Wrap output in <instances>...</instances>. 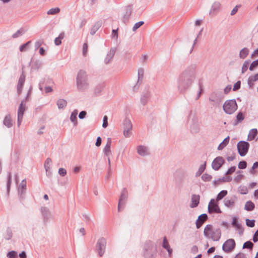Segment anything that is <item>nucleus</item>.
Wrapping results in <instances>:
<instances>
[{
    "instance_id": "nucleus-5",
    "label": "nucleus",
    "mask_w": 258,
    "mask_h": 258,
    "mask_svg": "<svg viewBox=\"0 0 258 258\" xmlns=\"http://www.w3.org/2000/svg\"><path fill=\"white\" fill-rule=\"evenodd\" d=\"M249 144L245 141H240L237 144V149L240 156H245L249 148Z\"/></svg>"
},
{
    "instance_id": "nucleus-4",
    "label": "nucleus",
    "mask_w": 258,
    "mask_h": 258,
    "mask_svg": "<svg viewBox=\"0 0 258 258\" xmlns=\"http://www.w3.org/2000/svg\"><path fill=\"white\" fill-rule=\"evenodd\" d=\"M235 242L233 239L227 240L223 244L222 249L227 253L231 252L235 247Z\"/></svg>"
},
{
    "instance_id": "nucleus-48",
    "label": "nucleus",
    "mask_w": 258,
    "mask_h": 258,
    "mask_svg": "<svg viewBox=\"0 0 258 258\" xmlns=\"http://www.w3.org/2000/svg\"><path fill=\"white\" fill-rule=\"evenodd\" d=\"M23 85H22V84H20L19 83L17 85V91H18V93L19 95H20L21 93Z\"/></svg>"
},
{
    "instance_id": "nucleus-34",
    "label": "nucleus",
    "mask_w": 258,
    "mask_h": 258,
    "mask_svg": "<svg viewBox=\"0 0 258 258\" xmlns=\"http://www.w3.org/2000/svg\"><path fill=\"white\" fill-rule=\"evenodd\" d=\"M52 161L50 159H47L45 163V167L46 169V171H47L48 169H49L50 166L51 164Z\"/></svg>"
},
{
    "instance_id": "nucleus-14",
    "label": "nucleus",
    "mask_w": 258,
    "mask_h": 258,
    "mask_svg": "<svg viewBox=\"0 0 258 258\" xmlns=\"http://www.w3.org/2000/svg\"><path fill=\"white\" fill-rule=\"evenodd\" d=\"M111 141L110 138L107 139V142L106 143V146L104 147V152L105 154L106 155L108 156L110 152V146H111Z\"/></svg>"
},
{
    "instance_id": "nucleus-23",
    "label": "nucleus",
    "mask_w": 258,
    "mask_h": 258,
    "mask_svg": "<svg viewBox=\"0 0 258 258\" xmlns=\"http://www.w3.org/2000/svg\"><path fill=\"white\" fill-rule=\"evenodd\" d=\"M257 134V131L256 129H252L250 131L248 135V139L249 140H253L256 137Z\"/></svg>"
},
{
    "instance_id": "nucleus-44",
    "label": "nucleus",
    "mask_w": 258,
    "mask_h": 258,
    "mask_svg": "<svg viewBox=\"0 0 258 258\" xmlns=\"http://www.w3.org/2000/svg\"><path fill=\"white\" fill-rule=\"evenodd\" d=\"M258 168V162H256L255 163H254L252 166V169L250 170V173L251 174H254V169H255V168Z\"/></svg>"
},
{
    "instance_id": "nucleus-45",
    "label": "nucleus",
    "mask_w": 258,
    "mask_h": 258,
    "mask_svg": "<svg viewBox=\"0 0 258 258\" xmlns=\"http://www.w3.org/2000/svg\"><path fill=\"white\" fill-rule=\"evenodd\" d=\"M58 173L60 175L64 176L66 174L67 172L64 168H61L59 169Z\"/></svg>"
},
{
    "instance_id": "nucleus-20",
    "label": "nucleus",
    "mask_w": 258,
    "mask_h": 258,
    "mask_svg": "<svg viewBox=\"0 0 258 258\" xmlns=\"http://www.w3.org/2000/svg\"><path fill=\"white\" fill-rule=\"evenodd\" d=\"M138 152L140 155L144 156L148 154L147 149L144 146H139L138 148Z\"/></svg>"
},
{
    "instance_id": "nucleus-27",
    "label": "nucleus",
    "mask_w": 258,
    "mask_h": 258,
    "mask_svg": "<svg viewBox=\"0 0 258 258\" xmlns=\"http://www.w3.org/2000/svg\"><path fill=\"white\" fill-rule=\"evenodd\" d=\"M60 11V9L58 8H55L50 9L47 12L48 15H54L58 13Z\"/></svg>"
},
{
    "instance_id": "nucleus-22",
    "label": "nucleus",
    "mask_w": 258,
    "mask_h": 258,
    "mask_svg": "<svg viewBox=\"0 0 258 258\" xmlns=\"http://www.w3.org/2000/svg\"><path fill=\"white\" fill-rule=\"evenodd\" d=\"M249 50L247 48H243L239 53V56L241 58L244 59L248 54Z\"/></svg>"
},
{
    "instance_id": "nucleus-15",
    "label": "nucleus",
    "mask_w": 258,
    "mask_h": 258,
    "mask_svg": "<svg viewBox=\"0 0 258 258\" xmlns=\"http://www.w3.org/2000/svg\"><path fill=\"white\" fill-rule=\"evenodd\" d=\"M258 80V73L254 75L251 76L248 78V84L251 87L254 82Z\"/></svg>"
},
{
    "instance_id": "nucleus-32",
    "label": "nucleus",
    "mask_w": 258,
    "mask_h": 258,
    "mask_svg": "<svg viewBox=\"0 0 258 258\" xmlns=\"http://www.w3.org/2000/svg\"><path fill=\"white\" fill-rule=\"evenodd\" d=\"M202 178L204 181H209L212 179V176L208 174H204L202 176Z\"/></svg>"
},
{
    "instance_id": "nucleus-17",
    "label": "nucleus",
    "mask_w": 258,
    "mask_h": 258,
    "mask_svg": "<svg viewBox=\"0 0 258 258\" xmlns=\"http://www.w3.org/2000/svg\"><path fill=\"white\" fill-rule=\"evenodd\" d=\"M127 197V190L125 189H124L121 194L119 201L118 203V210H119L121 208V202H122L124 200H125Z\"/></svg>"
},
{
    "instance_id": "nucleus-9",
    "label": "nucleus",
    "mask_w": 258,
    "mask_h": 258,
    "mask_svg": "<svg viewBox=\"0 0 258 258\" xmlns=\"http://www.w3.org/2000/svg\"><path fill=\"white\" fill-rule=\"evenodd\" d=\"M25 111V106L23 104V101L20 105L18 111V125L20 126V123L22 120L24 113Z\"/></svg>"
},
{
    "instance_id": "nucleus-49",
    "label": "nucleus",
    "mask_w": 258,
    "mask_h": 258,
    "mask_svg": "<svg viewBox=\"0 0 258 258\" xmlns=\"http://www.w3.org/2000/svg\"><path fill=\"white\" fill-rule=\"evenodd\" d=\"M235 258H246V257L244 253L240 252L236 255Z\"/></svg>"
},
{
    "instance_id": "nucleus-35",
    "label": "nucleus",
    "mask_w": 258,
    "mask_h": 258,
    "mask_svg": "<svg viewBox=\"0 0 258 258\" xmlns=\"http://www.w3.org/2000/svg\"><path fill=\"white\" fill-rule=\"evenodd\" d=\"M258 66V59L253 61L250 66L249 70L252 71L254 68Z\"/></svg>"
},
{
    "instance_id": "nucleus-62",
    "label": "nucleus",
    "mask_w": 258,
    "mask_h": 258,
    "mask_svg": "<svg viewBox=\"0 0 258 258\" xmlns=\"http://www.w3.org/2000/svg\"><path fill=\"white\" fill-rule=\"evenodd\" d=\"M230 90H231L230 87H226L225 88V89H224L225 93L226 94L229 93L230 92Z\"/></svg>"
},
{
    "instance_id": "nucleus-41",
    "label": "nucleus",
    "mask_w": 258,
    "mask_h": 258,
    "mask_svg": "<svg viewBox=\"0 0 258 258\" xmlns=\"http://www.w3.org/2000/svg\"><path fill=\"white\" fill-rule=\"evenodd\" d=\"M25 80V76L22 74L19 78L18 83L23 85Z\"/></svg>"
},
{
    "instance_id": "nucleus-40",
    "label": "nucleus",
    "mask_w": 258,
    "mask_h": 258,
    "mask_svg": "<svg viewBox=\"0 0 258 258\" xmlns=\"http://www.w3.org/2000/svg\"><path fill=\"white\" fill-rule=\"evenodd\" d=\"M235 170H236V167L235 166L231 167L227 171L226 174H227V175L231 174H232L233 173H234L235 171Z\"/></svg>"
},
{
    "instance_id": "nucleus-1",
    "label": "nucleus",
    "mask_w": 258,
    "mask_h": 258,
    "mask_svg": "<svg viewBox=\"0 0 258 258\" xmlns=\"http://www.w3.org/2000/svg\"><path fill=\"white\" fill-rule=\"evenodd\" d=\"M204 235L208 238L213 241H218L221 237V231L219 229H215L212 225H207L204 230Z\"/></svg>"
},
{
    "instance_id": "nucleus-26",
    "label": "nucleus",
    "mask_w": 258,
    "mask_h": 258,
    "mask_svg": "<svg viewBox=\"0 0 258 258\" xmlns=\"http://www.w3.org/2000/svg\"><path fill=\"white\" fill-rule=\"evenodd\" d=\"M57 105L59 108H63L67 105V101L63 99H59L57 101Z\"/></svg>"
},
{
    "instance_id": "nucleus-39",
    "label": "nucleus",
    "mask_w": 258,
    "mask_h": 258,
    "mask_svg": "<svg viewBox=\"0 0 258 258\" xmlns=\"http://www.w3.org/2000/svg\"><path fill=\"white\" fill-rule=\"evenodd\" d=\"M246 222L247 225L249 227H253L254 226V220H250L247 219Z\"/></svg>"
},
{
    "instance_id": "nucleus-47",
    "label": "nucleus",
    "mask_w": 258,
    "mask_h": 258,
    "mask_svg": "<svg viewBox=\"0 0 258 258\" xmlns=\"http://www.w3.org/2000/svg\"><path fill=\"white\" fill-rule=\"evenodd\" d=\"M258 56V48L254 50L251 54V57L253 58Z\"/></svg>"
},
{
    "instance_id": "nucleus-13",
    "label": "nucleus",
    "mask_w": 258,
    "mask_h": 258,
    "mask_svg": "<svg viewBox=\"0 0 258 258\" xmlns=\"http://www.w3.org/2000/svg\"><path fill=\"white\" fill-rule=\"evenodd\" d=\"M200 196L199 195H192L191 197V204L190 205L191 208L197 207L199 204Z\"/></svg>"
},
{
    "instance_id": "nucleus-12",
    "label": "nucleus",
    "mask_w": 258,
    "mask_h": 258,
    "mask_svg": "<svg viewBox=\"0 0 258 258\" xmlns=\"http://www.w3.org/2000/svg\"><path fill=\"white\" fill-rule=\"evenodd\" d=\"M236 201L235 197L228 198L225 199L224 205L225 206L232 208L234 207Z\"/></svg>"
},
{
    "instance_id": "nucleus-8",
    "label": "nucleus",
    "mask_w": 258,
    "mask_h": 258,
    "mask_svg": "<svg viewBox=\"0 0 258 258\" xmlns=\"http://www.w3.org/2000/svg\"><path fill=\"white\" fill-rule=\"evenodd\" d=\"M224 162V159L221 157L216 158L212 162V167L214 170H218Z\"/></svg>"
},
{
    "instance_id": "nucleus-10",
    "label": "nucleus",
    "mask_w": 258,
    "mask_h": 258,
    "mask_svg": "<svg viewBox=\"0 0 258 258\" xmlns=\"http://www.w3.org/2000/svg\"><path fill=\"white\" fill-rule=\"evenodd\" d=\"M132 125L130 120L126 121L125 123V128L123 131V135L125 138H128L131 135Z\"/></svg>"
},
{
    "instance_id": "nucleus-6",
    "label": "nucleus",
    "mask_w": 258,
    "mask_h": 258,
    "mask_svg": "<svg viewBox=\"0 0 258 258\" xmlns=\"http://www.w3.org/2000/svg\"><path fill=\"white\" fill-rule=\"evenodd\" d=\"M208 211L210 213H221V211L218 206V201L215 199L211 200L208 205Z\"/></svg>"
},
{
    "instance_id": "nucleus-37",
    "label": "nucleus",
    "mask_w": 258,
    "mask_h": 258,
    "mask_svg": "<svg viewBox=\"0 0 258 258\" xmlns=\"http://www.w3.org/2000/svg\"><path fill=\"white\" fill-rule=\"evenodd\" d=\"M236 118L238 121L241 122L244 119V115L242 113L239 112L237 115Z\"/></svg>"
},
{
    "instance_id": "nucleus-51",
    "label": "nucleus",
    "mask_w": 258,
    "mask_h": 258,
    "mask_svg": "<svg viewBox=\"0 0 258 258\" xmlns=\"http://www.w3.org/2000/svg\"><path fill=\"white\" fill-rule=\"evenodd\" d=\"M238 6H236L235 7H234L233 8V9L231 12V15L233 16V15H235L238 11Z\"/></svg>"
},
{
    "instance_id": "nucleus-33",
    "label": "nucleus",
    "mask_w": 258,
    "mask_h": 258,
    "mask_svg": "<svg viewBox=\"0 0 258 258\" xmlns=\"http://www.w3.org/2000/svg\"><path fill=\"white\" fill-rule=\"evenodd\" d=\"M77 113L75 112H73L72 113L70 118L72 122H75V124H76V120H77Z\"/></svg>"
},
{
    "instance_id": "nucleus-59",
    "label": "nucleus",
    "mask_w": 258,
    "mask_h": 258,
    "mask_svg": "<svg viewBox=\"0 0 258 258\" xmlns=\"http://www.w3.org/2000/svg\"><path fill=\"white\" fill-rule=\"evenodd\" d=\"M39 53L41 55H44L45 54V51L43 48H40L39 49Z\"/></svg>"
},
{
    "instance_id": "nucleus-63",
    "label": "nucleus",
    "mask_w": 258,
    "mask_h": 258,
    "mask_svg": "<svg viewBox=\"0 0 258 258\" xmlns=\"http://www.w3.org/2000/svg\"><path fill=\"white\" fill-rule=\"evenodd\" d=\"M202 24V20H197L195 22L196 26H200Z\"/></svg>"
},
{
    "instance_id": "nucleus-19",
    "label": "nucleus",
    "mask_w": 258,
    "mask_h": 258,
    "mask_svg": "<svg viewBox=\"0 0 258 258\" xmlns=\"http://www.w3.org/2000/svg\"><path fill=\"white\" fill-rule=\"evenodd\" d=\"M4 124L8 127H10L13 125L12 120L10 116H7L4 119Z\"/></svg>"
},
{
    "instance_id": "nucleus-43",
    "label": "nucleus",
    "mask_w": 258,
    "mask_h": 258,
    "mask_svg": "<svg viewBox=\"0 0 258 258\" xmlns=\"http://www.w3.org/2000/svg\"><path fill=\"white\" fill-rule=\"evenodd\" d=\"M240 82L238 81L234 85L233 89L234 91H235V90L239 89L240 88Z\"/></svg>"
},
{
    "instance_id": "nucleus-46",
    "label": "nucleus",
    "mask_w": 258,
    "mask_h": 258,
    "mask_svg": "<svg viewBox=\"0 0 258 258\" xmlns=\"http://www.w3.org/2000/svg\"><path fill=\"white\" fill-rule=\"evenodd\" d=\"M107 117L106 116H104L103 117V123L102 126L103 127H106L107 126Z\"/></svg>"
},
{
    "instance_id": "nucleus-3",
    "label": "nucleus",
    "mask_w": 258,
    "mask_h": 258,
    "mask_svg": "<svg viewBox=\"0 0 258 258\" xmlns=\"http://www.w3.org/2000/svg\"><path fill=\"white\" fill-rule=\"evenodd\" d=\"M223 107L226 113L232 114L236 110L237 105L235 100H229L225 101Z\"/></svg>"
},
{
    "instance_id": "nucleus-60",
    "label": "nucleus",
    "mask_w": 258,
    "mask_h": 258,
    "mask_svg": "<svg viewBox=\"0 0 258 258\" xmlns=\"http://www.w3.org/2000/svg\"><path fill=\"white\" fill-rule=\"evenodd\" d=\"M215 247H211L208 250V253H213L215 251Z\"/></svg>"
},
{
    "instance_id": "nucleus-31",
    "label": "nucleus",
    "mask_w": 258,
    "mask_h": 258,
    "mask_svg": "<svg viewBox=\"0 0 258 258\" xmlns=\"http://www.w3.org/2000/svg\"><path fill=\"white\" fill-rule=\"evenodd\" d=\"M249 63V62L247 60L244 61V62L243 64L242 67V70H241L242 73H244L247 71Z\"/></svg>"
},
{
    "instance_id": "nucleus-55",
    "label": "nucleus",
    "mask_w": 258,
    "mask_h": 258,
    "mask_svg": "<svg viewBox=\"0 0 258 258\" xmlns=\"http://www.w3.org/2000/svg\"><path fill=\"white\" fill-rule=\"evenodd\" d=\"M55 44L57 45H59L61 43V40L58 37L56 38L54 40Z\"/></svg>"
},
{
    "instance_id": "nucleus-61",
    "label": "nucleus",
    "mask_w": 258,
    "mask_h": 258,
    "mask_svg": "<svg viewBox=\"0 0 258 258\" xmlns=\"http://www.w3.org/2000/svg\"><path fill=\"white\" fill-rule=\"evenodd\" d=\"M12 175L11 173H9L8 177V185L9 186L11 182Z\"/></svg>"
},
{
    "instance_id": "nucleus-7",
    "label": "nucleus",
    "mask_w": 258,
    "mask_h": 258,
    "mask_svg": "<svg viewBox=\"0 0 258 258\" xmlns=\"http://www.w3.org/2000/svg\"><path fill=\"white\" fill-rule=\"evenodd\" d=\"M106 246V241L104 239H99L97 243V249L98 250L99 255L102 256L104 253Z\"/></svg>"
},
{
    "instance_id": "nucleus-28",
    "label": "nucleus",
    "mask_w": 258,
    "mask_h": 258,
    "mask_svg": "<svg viewBox=\"0 0 258 258\" xmlns=\"http://www.w3.org/2000/svg\"><path fill=\"white\" fill-rule=\"evenodd\" d=\"M253 246V243L249 241L245 242L243 245V248H248V249H252V247Z\"/></svg>"
},
{
    "instance_id": "nucleus-42",
    "label": "nucleus",
    "mask_w": 258,
    "mask_h": 258,
    "mask_svg": "<svg viewBox=\"0 0 258 258\" xmlns=\"http://www.w3.org/2000/svg\"><path fill=\"white\" fill-rule=\"evenodd\" d=\"M237 175L235 177V178H234V180H236V181H239V180H240L242 179L243 176L241 174V172L240 171L237 172Z\"/></svg>"
},
{
    "instance_id": "nucleus-64",
    "label": "nucleus",
    "mask_w": 258,
    "mask_h": 258,
    "mask_svg": "<svg viewBox=\"0 0 258 258\" xmlns=\"http://www.w3.org/2000/svg\"><path fill=\"white\" fill-rule=\"evenodd\" d=\"M254 196L255 198L258 199V189L254 191Z\"/></svg>"
},
{
    "instance_id": "nucleus-38",
    "label": "nucleus",
    "mask_w": 258,
    "mask_h": 258,
    "mask_svg": "<svg viewBox=\"0 0 258 258\" xmlns=\"http://www.w3.org/2000/svg\"><path fill=\"white\" fill-rule=\"evenodd\" d=\"M88 50V45L86 43H85L83 46V54L84 56H86Z\"/></svg>"
},
{
    "instance_id": "nucleus-21",
    "label": "nucleus",
    "mask_w": 258,
    "mask_h": 258,
    "mask_svg": "<svg viewBox=\"0 0 258 258\" xmlns=\"http://www.w3.org/2000/svg\"><path fill=\"white\" fill-rule=\"evenodd\" d=\"M229 137H227L219 145L218 147V149L219 150H222L229 143Z\"/></svg>"
},
{
    "instance_id": "nucleus-56",
    "label": "nucleus",
    "mask_w": 258,
    "mask_h": 258,
    "mask_svg": "<svg viewBox=\"0 0 258 258\" xmlns=\"http://www.w3.org/2000/svg\"><path fill=\"white\" fill-rule=\"evenodd\" d=\"M19 257L20 258H27V255L25 252L23 251L21 253H20Z\"/></svg>"
},
{
    "instance_id": "nucleus-16",
    "label": "nucleus",
    "mask_w": 258,
    "mask_h": 258,
    "mask_svg": "<svg viewBox=\"0 0 258 258\" xmlns=\"http://www.w3.org/2000/svg\"><path fill=\"white\" fill-rule=\"evenodd\" d=\"M254 207L255 205L254 203L252 202L249 201L245 203L244 206V209L248 211H251L254 209Z\"/></svg>"
},
{
    "instance_id": "nucleus-18",
    "label": "nucleus",
    "mask_w": 258,
    "mask_h": 258,
    "mask_svg": "<svg viewBox=\"0 0 258 258\" xmlns=\"http://www.w3.org/2000/svg\"><path fill=\"white\" fill-rule=\"evenodd\" d=\"M163 247L167 250V251L170 255L171 254L172 249H171L170 248L169 243L167 241V238L166 237H164V239H163Z\"/></svg>"
},
{
    "instance_id": "nucleus-24",
    "label": "nucleus",
    "mask_w": 258,
    "mask_h": 258,
    "mask_svg": "<svg viewBox=\"0 0 258 258\" xmlns=\"http://www.w3.org/2000/svg\"><path fill=\"white\" fill-rule=\"evenodd\" d=\"M31 43V41H28L27 42H26V43L22 45L21 46H20V51L21 52H25V51H26L27 50H28L29 49V44Z\"/></svg>"
},
{
    "instance_id": "nucleus-58",
    "label": "nucleus",
    "mask_w": 258,
    "mask_h": 258,
    "mask_svg": "<svg viewBox=\"0 0 258 258\" xmlns=\"http://www.w3.org/2000/svg\"><path fill=\"white\" fill-rule=\"evenodd\" d=\"M205 164L204 165H202L200 167V169H199V172H200V174H201L202 172H203L204 171V170H205Z\"/></svg>"
},
{
    "instance_id": "nucleus-52",
    "label": "nucleus",
    "mask_w": 258,
    "mask_h": 258,
    "mask_svg": "<svg viewBox=\"0 0 258 258\" xmlns=\"http://www.w3.org/2000/svg\"><path fill=\"white\" fill-rule=\"evenodd\" d=\"M253 240L254 242L258 241V230L255 233L254 236L253 237Z\"/></svg>"
},
{
    "instance_id": "nucleus-25",
    "label": "nucleus",
    "mask_w": 258,
    "mask_h": 258,
    "mask_svg": "<svg viewBox=\"0 0 258 258\" xmlns=\"http://www.w3.org/2000/svg\"><path fill=\"white\" fill-rule=\"evenodd\" d=\"M227 195V190H222L218 195L216 200L218 202L219 201H220L221 199H222Z\"/></svg>"
},
{
    "instance_id": "nucleus-36",
    "label": "nucleus",
    "mask_w": 258,
    "mask_h": 258,
    "mask_svg": "<svg viewBox=\"0 0 258 258\" xmlns=\"http://www.w3.org/2000/svg\"><path fill=\"white\" fill-rule=\"evenodd\" d=\"M246 162L245 161H241L238 164V168L240 169H245L246 167Z\"/></svg>"
},
{
    "instance_id": "nucleus-30",
    "label": "nucleus",
    "mask_w": 258,
    "mask_h": 258,
    "mask_svg": "<svg viewBox=\"0 0 258 258\" xmlns=\"http://www.w3.org/2000/svg\"><path fill=\"white\" fill-rule=\"evenodd\" d=\"M8 258H17V253L15 251H11L7 253Z\"/></svg>"
},
{
    "instance_id": "nucleus-53",
    "label": "nucleus",
    "mask_w": 258,
    "mask_h": 258,
    "mask_svg": "<svg viewBox=\"0 0 258 258\" xmlns=\"http://www.w3.org/2000/svg\"><path fill=\"white\" fill-rule=\"evenodd\" d=\"M101 139L100 137H99L97 139V141L96 142V146L97 147H99L101 145Z\"/></svg>"
},
{
    "instance_id": "nucleus-29",
    "label": "nucleus",
    "mask_w": 258,
    "mask_h": 258,
    "mask_svg": "<svg viewBox=\"0 0 258 258\" xmlns=\"http://www.w3.org/2000/svg\"><path fill=\"white\" fill-rule=\"evenodd\" d=\"M144 23V22L143 21H140L138 23H136L133 27V31H136L139 28L142 26Z\"/></svg>"
},
{
    "instance_id": "nucleus-11",
    "label": "nucleus",
    "mask_w": 258,
    "mask_h": 258,
    "mask_svg": "<svg viewBox=\"0 0 258 258\" xmlns=\"http://www.w3.org/2000/svg\"><path fill=\"white\" fill-rule=\"evenodd\" d=\"M208 216L207 214H203L200 215L196 222V226L198 229L200 228L203 223L207 220Z\"/></svg>"
},
{
    "instance_id": "nucleus-57",
    "label": "nucleus",
    "mask_w": 258,
    "mask_h": 258,
    "mask_svg": "<svg viewBox=\"0 0 258 258\" xmlns=\"http://www.w3.org/2000/svg\"><path fill=\"white\" fill-rule=\"evenodd\" d=\"M232 225L235 227H238L239 226V224L237 222V221L236 219H234L233 220V221H232Z\"/></svg>"
},
{
    "instance_id": "nucleus-2",
    "label": "nucleus",
    "mask_w": 258,
    "mask_h": 258,
    "mask_svg": "<svg viewBox=\"0 0 258 258\" xmlns=\"http://www.w3.org/2000/svg\"><path fill=\"white\" fill-rule=\"evenodd\" d=\"M77 84L80 89L85 88L87 85V77L85 71L80 70L77 75Z\"/></svg>"
},
{
    "instance_id": "nucleus-54",
    "label": "nucleus",
    "mask_w": 258,
    "mask_h": 258,
    "mask_svg": "<svg viewBox=\"0 0 258 258\" xmlns=\"http://www.w3.org/2000/svg\"><path fill=\"white\" fill-rule=\"evenodd\" d=\"M42 43H43V41H37L35 43V47L36 48H38L40 46H41L42 45Z\"/></svg>"
},
{
    "instance_id": "nucleus-50",
    "label": "nucleus",
    "mask_w": 258,
    "mask_h": 258,
    "mask_svg": "<svg viewBox=\"0 0 258 258\" xmlns=\"http://www.w3.org/2000/svg\"><path fill=\"white\" fill-rule=\"evenodd\" d=\"M86 115V112L85 111H82L80 113V114L79 115V117L80 118L82 119L85 117Z\"/></svg>"
}]
</instances>
